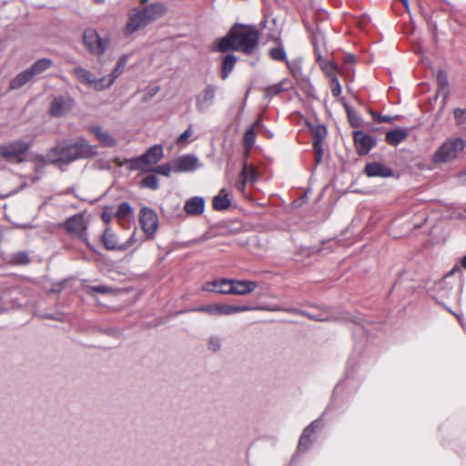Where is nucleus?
Segmentation results:
<instances>
[{"label": "nucleus", "instance_id": "51", "mask_svg": "<svg viewBox=\"0 0 466 466\" xmlns=\"http://www.w3.org/2000/svg\"><path fill=\"white\" fill-rule=\"evenodd\" d=\"M437 81L440 86L446 87L448 86V76L443 70H440L437 74Z\"/></svg>", "mask_w": 466, "mask_h": 466}, {"label": "nucleus", "instance_id": "8", "mask_svg": "<svg viewBox=\"0 0 466 466\" xmlns=\"http://www.w3.org/2000/svg\"><path fill=\"white\" fill-rule=\"evenodd\" d=\"M324 423L321 418H319L309 423L302 431L297 451L298 452H305L307 451L312 443L311 436H313L317 431H319L323 428Z\"/></svg>", "mask_w": 466, "mask_h": 466}, {"label": "nucleus", "instance_id": "55", "mask_svg": "<svg viewBox=\"0 0 466 466\" xmlns=\"http://www.w3.org/2000/svg\"><path fill=\"white\" fill-rule=\"evenodd\" d=\"M345 61H346L347 63H351V64H353V63H355V56H354L353 55H351V54H347V55L345 56Z\"/></svg>", "mask_w": 466, "mask_h": 466}, {"label": "nucleus", "instance_id": "50", "mask_svg": "<svg viewBox=\"0 0 466 466\" xmlns=\"http://www.w3.org/2000/svg\"><path fill=\"white\" fill-rule=\"evenodd\" d=\"M89 292H96L99 294H106L111 291V289L107 286L99 285V286H93L88 288Z\"/></svg>", "mask_w": 466, "mask_h": 466}, {"label": "nucleus", "instance_id": "60", "mask_svg": "<svg viewBox=\"0 0 466 466\" xmlns=\"http://www.w3.org/2000/svg\"><path fill=\"white\" fill-rule=\"evenodd\" d=\"M460 177H461L464 182H466V171H465L464 173H461V174L460 175Z\"/></svg>", "mask_w": 466, "mask_h": 466}, {"label": "nucleus", "instance_id": "35", "mask_svg": "<svg viewBox=\"0 0 466 466\" xmlns=\"http://www.w3.org/2000/svg\"><path fill=\"white\" fill-rule=\"evenodd\" d=\"M287 80L283 79L279 83L268 86L265 88V96L267 97H272L274 96L279 95V93L287 90V87L285 86Z\"/></svg>", "mask_w": 466, "mask_h": 466}, {"label": "nucleus", "instance_id": "38", "mask_svg": "<svg viewBox=\"0 0 466 466\" xmlns=\"http://www.w3.org/2000/svg\"><path fill=\"white\" fill-rule=\"evenodd\" d=\"M240 177H245L248 182L254 183L257 180L258 175L257 170L252 166H248L247 163L244 164Z\"/></svg>", "mask_w": 466, "mask_h": 466}, {"label": "nucleus", "instance_id": "22", "mask_svg": "<svg viewBox=\"0 0 466 466\" xmlns=\"http://www.w3.org/2000/svg\"><path fill=\"white\" fill-rule=\"evenodd\" d=\"M233 27L229 30L228 35L218 41L217 46L214 47V51L217 52H227L228 50H236L237 45L234 37Z\"/></svg>", "mask_w": 466, "mask_h": 466}, {"label": "nucleus", "instance_id": "29", "mask_svg": "<svg viewBox=\"0 0 466 466\" xmlns=\"http://www.w3.org/2000/svg\"><path fill=\"white\" fill-rule=\"evenodd\" d=\"M237 56L234 55H227L223 58L222 67H221V78L227 79L229 74L233 71L235 65L237 63Z\"/></svg>", "mask_w": 466, "mask_h": 466}, {"label": "nucleus", "instance_id": "49", "mask_svg": "<svg viewBox=\"0 0 466 466\" xmlns=\"http://www.w3.org/2000/svg\"><path fill=\"white\" fill-rule=\"evenodd\" d=\"M331 93L334 96H339L341 93V86L337 76H333L331 79Z\"/></svg>", "mask_w": 466, "mask_h": 466}, {"label": "nucleus", "instance_id": "40", "mask_svg": "<svg viewBox=\"0 0 466 466\" xmlns=\"http://www.w3.org/2000/svg\"><path fill=\"white\" fill-rule=\"evenodd\" d=\"M286 65L294 77L299 78L302 76V66L299 60H286Z\"/></svg>", "mask_w": 466, "mask_h": 466}, {"label": "nucleus", "instance_id": "62", "mask_svg": "<svg viewBox=\"0 0 466 466\" xmlns=\"http://www.w3.org/2000/svg\"><path fill=\"white\" fill-rule=\"evenodd\" d=\"M140 2L141 4L146 5L148 2V0H140Z\"/></svg>", "mask_w": 466, "mask_h": 466}, {"label": "nucleus", "instance_id": "20", "mask_svg": "<svg viewBox=\"0 0 466 466\" xmlns=\"http://www.w3.org/2000/svg\"><path fill=\"white\" fill-rule=\"evenodd\" d=\"M147 167L149 165L157 164L164 156L161 145H154L150 147L144 154L141 155Z\"/></svg>", "mask_w": 466, "mask_h": 466}, {"label": "nucleus", "instance_id": "23", "mask_svg": "<svg viewBox=\"0 0 466 466\" xmlns=\"http://www.w3.org/2000/svg\"><path fill=\"white\" fill-rule=\"evenodd\" d=\"M460 271L459 266H454L452 269L447 273L441 280H440L436 286L439 290V295L441 298H448L452 289V285L448 282V279L452 276L455 272Z\"/></svg>", "mask_w": 466, "mask_h": 466}, {"label": "nucleus", "instance_id": "63", "mask_svg": "<svg viewBox=\"0 0 466 466\" xmlns=\"http://www.w3.org/2000/svg\"><path fill=\"white\" fill-rule=\"evenodd\" d=\"M258 125H260V120H259V119H258V120L256 121V123H255V126H258Z\"/></svg>", "mask_w": 466, "mask_h": 466}, {"label": "nucleus", "instance_id": "13", "mask_svg": "<svg viewBox=\"0 0 466 466\" xmlns=\"http://www.w3.org/2000/svg\"><path fill=\"white\" fill-rule=\"evenodd\" d=\"M353 138L356 150L360 156L368 154L376 144V140L371 136L360 130L353 132Z\"/></svg>", "mask_w": 466, "mask_h": 466}, {"label": "nucleus", "instance_id": "32", "mask_svg": "<svg viewBox=\"0 0 466 466\" xmlns=\"http://www.w3.org/2000/svg\"><path fill=\"white\" fill-rule=\"evenodd\" d=\"M118 165L119 166L127 165L128 169L131 171L140 170V171L146 172V171L150 170V169L147 168V166L145 165L142 156H139L135 158L126 159L125 162H123V163L120 162V163H118Z\"/></svg>", "mask_w": 466, "mask_h": 466}, {"label": "nucleus", "instance_id": "10", "mask_svg": "<svg viewBox=\"0 0 466 466\" xmlns=\"http://www.w3.org/2000/svg\"><path fill=\"white\" fill-rule=\"evenodd\" d=\"M217 86L208 84L206 87L196 96V107L200 112L207 111L215 101Z\"/></svg>", "mask_w": 466, "mask_h": 466}, {"label": "nucleus", "instance_id": "7", "mask_svg": "<svg viewBox=\"0 0 466 466\" xmlns=\"http://www.w3.org/2000/svg\"><path fill=\"white\" fill-rule=\"evenodd\" d=\"M63 227L67 232L76 236L82 241L86 242L89 248H91V245L88 243L86 224L83 214L77 213L69 217L64 222Z\"/></svg>", "mask_w": 466, "mask_h": 466}, {"label": "nucleus", "instance_id": "28", "mask_svg": "<svg viewBox=\"0 0 466 466\" xmlns=\"http://www.w3.org/2000/svg\"><path fill=\"white\" fill-rule=\"evenodd\" d=\"M33 75L29 68L24 70L23 72L19 73L14 79L10 82V88L11 89H18L25 86L28 81H30L33 78Z\"/></svg>", "mask_w": 466, "mask_h": 466}, {"label": "nucleus", "instance_id": "42", "mask_svg": "<svg viewBox=\"0 0 466 466\" xmlns=\"http://www.w3.org/2000/svg\"><path fill=\"white\" fill-rule=\"evenodd\" d=\"M256 139V134L254 131V127H248L244 135L243 142L246 147H251Z\"/></svg>", "mask_w": 466, "mask_h": 466}, {"label": "nucleus", "instance_id": "9", "mask_svg": "<svg viewBox=\"0 0 466 466\" xmlns=\"http://www.w3.org/2000/svg\"><path fill=\"white\" fill-rule=\"evenodd\" d=\"M313 137V148L315 152V162L319 165L323 157V142L327 137V128L323 125H315L310 127Z\"/></svg>", "mask_w": 466, "mask_h": 466}, {"label": "nucleus", "instance_id": "18", "mask_svg": "<svg viewBox=\"0 0 466 466\" xmlns=\"http://www.w3.org/2000/svg\"><path fill=\"white\" fill-rule=\"evenodd\" d=\"M89 130L104 147H113L117 145L116 139L99 126H92Z\"/></svg>", "mask_w": 466, "mask_h": 466}, {"label": "nucleus", "instance_id": "33", "mask_svg": "<svg viewBox=\"0 0 466 466\" xmlns=\"http://www.w3.org/2000/svg\"><path fill=\"white\" fill-rule=\"evenodd\" d=\"M133 208L127 202L119 204L117 210L115 212L114 217L118 220H128L133 216Z\"/></svg>", "mask_w": 466, "mask_h": 466}, {"label": "nucleus", "instance_id": "5", "mask_svg": "<svg viewBox=\"0 0 466 466\" xmlns=\"http://www.w3.org/2000/svg\"><path fill=\"white\" fill-rule=\"evenodd\" d=\"M31 147V143L23 140H14L0 146V155L6 160L22 163Z\"/></svg>", "mask_w": 466, "mask_h": 466}, {"label": "nucleus", "instance_id": "21", "mask_svg": "<svg viewBox=\"0 0 466 466\" xmlns=\"http://www.w3.org/2000/svg\"><path fill=\"white\" fill-rule=\"evenodd\" d=\"M229 279H220L207 282L203 285L202 289L208 292H216L219 294H229Z\"/></svg>", "mask_w": 466, "mask_h": 466}, {"label": "nucleus", "instance_id": "52", "mask_svg": "<svg viewBox=\"0 0 466 466\" xmlns=\"http://www.w3.org/2000/svg\"><path fill=\"white\" fill-rule=\"evenodd\" d=\"M193 131L191 127L187 128L177 139L178 145L184 143L191 135Z\"/></svg>", "mask_w": 466, "mask_h": 466}, {"label": "nucleus", "instance_id": "24", "mask_svg": "<svg viewBox=\"0 0 466 466\" xmlns=\"http://www.w3.org/2000/svg\"><path fill=\"white\" fill-rule=\"evenodd\" d=\"M212 206L218 211H223L229 208V193L226 188L220 189L219 193L213 198Z\"/></svg>", "mask_w": 466, "mask_h": 466}, {"label": "nucleus", "instance_id": "1", "mask_svg": "<svg viewBox=\"0 0 466 466\" xmlns=\"http://www.w3.org/2000/svg\"><path fill=\"white\" fill-rule=\"evenodd\" d=\"M97 154L96 146H92L83 137L72 144H58L48 150L46 159L48 163H71L80 158H87Z\"/></svg>", "mask_w": 466, "mask_h": 466}, {"label": "nucleus", "instance_id": "53", "mask_svg": "<svg viewBox=\"0 0 466 466\" xmlns=\"http://www.w3.org/2000/svg\"><path fill=\"white\" fill-rule=\"evenodd\" d=\"M247 182L248 180L245 177L239 176L238 180L236 182V188L238 191L243 192L245 190Z\"/></svg>", "mask_w": 466, "mask_h": 466}, {"label": "nucleus", "instance_id": "12", "mask_svg": "<svg viewBox=\"0 0 466 466\" xmlns=\"http://www.w3.org/2000/svg\"><path fill=\"white\" fill-rule=\"evenodd\" d=\"M75 105L74 99L69 96L55 97L51 103L49 112L53 116H62L73 108Z\"/></svg>", "mask_w": 466, "mask_h": 466}, {"label": "nucleus", "instance_id": "6", "mask_svg": "<svg viewBox=\"0 0 466 466\" xmlns=\"http://www.w3.org/2000/svg\"><path fill=\"white\" fill-rule=\"evenodd\" d=\"M83 44L86 50L95 56H103L109 46V39L101 37L93 28H87L83 34Z\"/></svg>", "mask_w": 466, "mask_h": 466}, {"label": "nucleus", "instance_id": "34", "mask_svg": "<svg viewBox=\"0 0 466 466\" xmlns=\"http://www.w3.org/2000/svg\"><path fill=\"white\" fill-rule=\"evenodd\" d=\"M128 55L125 54V55H122L118 60H117V63L115 66V68L113 69V71L110 73L109 76L112 78V80L115 82L116 79L122 74L124 68L126 67L127 66V63L128 61Z\"/></svg>", "mask_w": 466, "mask_h": 466}, {"label": "nucleus", "instance_id": "27", "mask_svg": "<svg viewBox=\"0 0 466 466\" xmlns=\"http://www.w3.org/2000/svg\"><path fill=\"white\" fill-rule=\"evenodd\" d=\"M253 309L248 306H233L229 304H218V316L233 315Z\"/></svg>", "mask_w": 466, "mask_h": 466}, {"label": "nucleus", "instance_id": "31", "mask_svg": "<svg viewBox=\"0 0 466 466\" xmlns=\"http://www.w3.org/2000/svg\"><path fill=\"white\" fill-rule=\"evenodd\" d=\"M53 65V61L49 58H42L35 61L30 67V71L33 76H38L50 68Z\"/></svg>", "mask_w": 466, "mask_h": 466}, {"label": "nucleus", "instance_id": "46", "mask_svg": "<svg viewBox=\"0 0 466 466\" xmlns=\"http://www.w3.org/2000/svg\"><path fill=\"white\" fill-rule=\"evenodd\" d=\"M195 311L205 312L212 316H218V304L203 305L197 308Z\"/></svg>", "mask_w": 466, "mask_h": 466}, {"label": "nucleus", "instance_id": "54", "mask_svg": "<svg viewBox=\"0 0 466 466\" xmlns=\"http://www.w3.org/2000/svg\"><path fill=\"white\" fill-rule=\"evenodd\" d=\"M347 111H348V116H349L351 126L357 127L359 125V118L356 117L354 116L353 112L350 111V109H348Z\"/></svg>", "mask_w": 466, "mask_h": 466}, {"label": "nucleus", "instance_id": "16", "mask_svg": "<svg viewBox=\"0 0 466 466\" xmlns=\"http://www.w3.org/2000/svg\"><path fill=\"white\" fill-rule=\"evenodd\" d=\"M364 173L370 177H390L393 171L380 162H370L365 167Z\"/></svg>", "mask_w": 466, "mask_h": 466}, {"label": "nucleus", "instance_id": "37", "mask_svg": "<svg viewBox=\"0 0 466 466\" xmlns=\"http://www.w3.org/2000/svg\"><path fill=\"white\" fill-rule=\"evenodd\" d=\"M115 82L112 80V78L108 76H103L99 79L95 77V82H93L92 87L95 90L101 91L104 89H106L110 87Z\"/></svg>", "mask_w": 466, "mask_h": 466}, {"label": "nucleus", "instance_id": "26", "mask_svg": "<svg viewBox=\"0 0 466 466\" xmlns=\"http://www.w3.org/2000/svg\"><path fill=\"white\" fill-rule=\"evenodd\" d=\"M73 74L82 84L87 85L92 87L93 82H95L96 76L82 66H76L73 69Z\"/></svg>", "mask_w": 466, "mask_h": 466}, {"label": "nucleus", "instance_id": "57", "mask_svg": "<svg viewBox=\"0 0 466 466\" xmlns=\"http://www.w3.org/2000/svg\"><path fill=\"white\" fill-rule=\"evenodd\" d=\"M459 268H462L466 269V255L461 258V266Z\"/></svg>", "mask_w": 466, "mask_h": 466}, {"label": "nucleus", "instance_id": "45", "mask_svg": "<svg viewBox=\"0 0 466 466\" xmlns=\"http://www.w3.org/2000/svg\"><path fill=\"white\" fill-rule=\"evenodd\" d=\"M300 313H301V315H303L310 319L317 320V321H329V320L333 319V318H331L330 316H329L326 313H320L318 315H313V314H310L306 311H301Z\"/></svg>", "mask_w": 466, "mask_h": 466}, {"label": "nucleus", "instance_id": "19", "mask_svg": "<svg viewBox=\"0 0 466 466\" xmlns=\"http://www.w3.org/2000/svg\"><path fill=\"white\" fill-rule=\"evenodd\" d=\"M102 240L107 250H125L127 248V245H121L118 242L117 236L109 228L105 229Z\"/></svg>", "mask_w": 466, "mask_h": 466}, {"label": "nucleus", "instance_id": "36", "mask_svg": "<svg viewBox=\"0 0 466 466\" xmlns=\"http://www.w3.org/2000/svg\"><path fill=\"white\" fill-rule=\"evenodd\" d=\"M454 118L457 127L461 131H466V109L465 108H455L453 110Z\"/></svg>", "mask_w": 466, "mask_h": 466}, {"label": "nucleus", "instance_id": "61", "mask_svg": "<svg viewBox=\"0 0 466 466\" xmlns=\"http://www.w3.org/2000/svg\"><path fill=\"white\" fill-rule=\"evenodd\" d=\"M96 4H103L105 0H93Z\"/></svg>", "mask_w": 466, "mask_h": 466}, {"label": "nucleus", "instance_id": "3", "mask_svg": "<svg viewBox=\"0 0 466 466\" xmlns=\"http://www.w3.org/2000/svg\"><path fill=\"white\" fill-rule=\"evenodd\" d=\"M234 37L237 45V51L247 55L252 54L258 45V32L250 25H236L233 26Z\"/></svg>", "mask_w": 466, "mask_h": 466}, {"label": "nucleus", "instance_id": "30", "mask_svg": "<svg viewBox=\"0 0 466 466\" xmlns=\"http://www.w3.org/2000/svg\"><path fill=\"white\" fill-rule=\"evenodd\" d=\"M31 262L29 254L26 251L13 253L8 258V263L14 266H25Z\"/></svg>", "mask_w": 466, "mask_h": 466}, {"label": "nucleus", "instance_id": "41", "mask_svg": "<svg viewBox=\"0 0 466 466\" xmlns=\"http://www.w3.org/2000/svg\"><path fill=\"white\" fill-rule=\"evenodd\" d=\"M141 185L144 187H148L153 190H157L159 187L158 179L155 175H149L144 177L141 181Z\"/></svg>", "mask_w": 466, "mask_h": 466}, {"label": "nucleus", "instance_id": "15", "mask_svg": "<svg viewBox=\"0 0 466 466\" xmlns=\"http://www.w3.org/2000/svg\"><path fill=\"white\" fill-rule=\"evenodd\" d=\"M229 294L244 296L258 288V283L251 280L229 279Z\"/></svg>", "mask_w": 466, "mask_h": 466}, {"label": "nucleus", "instance_id": "14", "mask_svg": "<svg viewBox=\"0 0 466 466\" xmlns=\"http://www.w3.org/2000/svg\"><path fill=\"white\" fill-rule=\"evenodd\" d=\"M199 167L198 158L193 155H183L173 162L175 172H192Z\"/></svg>", "mask_w": 466, "mask_h": 466}, {"label": "nucleus", "instance_id": "2", "mask_svg": "<svg viewBox=\"0 0 466 466\" xmlns=\"http://www.w3.org/2000/svg\"><path fill=\"white\" fill-rule=\"evenodd\" d=\"M167 11V6L162 3H152L143 8H133L129 13L128 22L125 32L131 35L147 25L163 17Z\"/></svg>", "mask_w": 466, "mask_h": 466}, {"label": "nucleus", "instance_id": "43", "mask_svg": "<svg viewBox=\"0 0 466 466\" xmlns=\"http://www.w3.org/2000/svg\"><path fill=\"white\" fill-rule=\"evenodd\" d=\"M208 349L214 353L218 352L221 349V339L218 336H211L208 339Z\"/></svg>", "mask_w": 466, "mask_h": 466}, {"label": "nucleus", "instance_id": "59", "mask_svg": "<svg viewBox=\"0 0 466 466\" xmlns=\"http://www.w3.org/2000/svg\"><path fill=\"white\" fill-rule=\"evenodd\" d=\"M43 317L46 318V319H58V320H61V319L55 318L53 315H45Z\"/></svg>", "mask_w": 466, "mask_h": 466}, {"label": "nucleus", "instance_id": "47", "mask_svg": "<svg viewBox=\"0 0 466 466\" xmlns=\"http://www.w3.org/2000/svg\"><path fill=\"white\" fill-rule=\"evenodd\" d=\"M114 214L115 213L113 212V207L105 206L103 208V212L101 214V218L106 224H109L112 220Z\"/></svg>", "mask_w": 466, "mask_h": 466}, {"label": "nucleus", "instance_id": "56", "mask_svg": "<svg viewBox=\"0 0 466 466\" xmlns=\"http://www.w3.org/2000/svg\"><path fill=\"white\" fill-rule=\"evenodd\" d=\"M134 242H135V234H132L131 237L128 238V240L126 243H123L122 245H127V248H129Z\"/></svg>", "mask_w": 466, "mask_h": 466}, {"label": "nucleus", "instance_id": "25", "mask_svg": "<svg viewBox=\"0 0 466 466\" xmlns=\"http://www.w3.org/2000/svg\"><path fill=\"white\" fill-rule=\"evenodd\" d=\"M408 137L405 129L397 128L390 130L386 133L385 141L390 146H398Z\"/></svg>", "mask_w": 466, "mask_h": 466}, {"label": "nucleus", "instance_id": "48", "mask_svg": "<svg viewBox=\"0 0 466 466\" xmlns=\"http://www.w3.org/2000/svg\"><path fill=\"white\" fill-rule=\"evenodd\" d=\"M171 169L172 168L169 164H164V165L157 166V167H155L153 169V171L157 174H160V175H163L166 177H169V175L171 173Z\"/></svg>", "mask_w": 466, "mask_h": 466}, {"label": "nucleus", "instance_id": "58", "mask_svg": "<svg viewBox=\"0 0 466 466\" xmlns=\"http://www.w3.org/2000/svg\"><path fill=\"white\" fill-rule=\"evenodd\" d=\"M400 1L403 4V5L407 9V11H409V0H400Z\"/></svg>", "mask_w": 466, "mask_h": 466}, {"label": "nucleus", "instance_id": "11", "mask_svg": "<svg viewBox=\"0 0 466 466\" xmlns=\"http://www.w3.org/2000/svg\"><path fill=\"white\" fill-rule=\"evenodd\" d=\"M139 220L144 232L148 236H153L158 226L157 213L153 209L144 207L140 210Z\"/></svg>", "mask_w": 466, "mask_h": 466}, {"label": "nucleus", "instance_id": "4", "mask_svg": "<svg viewBox=\"0 0 466 466\" xmlns=\"http://www.w3.org/2000/svg\"><path fill=\"white\" fill-rule=\"evenodd\" d=\"M465 146V140L461 137L448 139L435 152L433 161L435 163H445L452 160L464 149Z\"/></svg>", "mask_w": 466, "mask_h": 466}, {"label": "nucleus", "instance_id": "39", "mask_svg": "<svg viewBox=\"0 0 466 466\" xmlns=\"http://www.w3.org/2000/svg\"><path fill=\"white\" fill-rule=\"evenodd\" d=\"M268 55L271 57V59L275 61L286 62V60H288L286 51L282 46H278L270 48L268 51Z\"/></svg>", "mask_w": 466, "mask_h": 466}, {"label": "nucleus", "instance_id": "44", "mask_svg": "<svg viewBox=\"0 0 466 466\" xmlns=\"http://www.w3.org/2000/svg\"><path fill=\"white\" fill-rule=\"evenodd\" d=\"M370 113H371L373 120L378 122V123H390V122L394 121L397 118V116H388V115H381V114L376 113L374 111H371Z\"/></svg>", "mask_w": 466, "mask_h": 466}, {"label": "nucleus", "instance_id": "17", "mask_svg": "<svg viewBox=\"0 0 466 466\" xmlns=\"http://www.w3.org/2000/svg\"><path fill=\"white\" fill-rule=\"evenodd\" d=\"M205 203L204 198L192 197L185 202L184 210L189 216H199L205 210Z\"/></svg>", "mask_w": 466, "mask_h": 466}]
</instances>
